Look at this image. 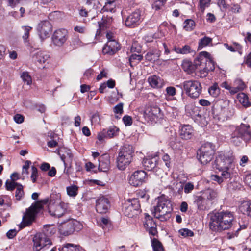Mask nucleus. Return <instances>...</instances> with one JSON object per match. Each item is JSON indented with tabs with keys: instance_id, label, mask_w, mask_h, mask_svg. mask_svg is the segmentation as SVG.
<instances>
[{
	"instance_id": "43",
	"label": "nucleus",
	"mask_w": 251,
	"mask_h": 251,
	"mask_svg": "<svg viewBox=\"0 0 251 251\" xmlns=\"http://www.w3.org/2000/svg\"><path fill=\"white\" fill-rule=\"evenodd\" d=\"M152 246L153 251H164L162 243L156 238L151 240Z\"/></svg>"
},
{
	"instance_id": "3",
	"label": "nucleus",
	"mask_w": 251,
	"mask_h": 251,
	"mask_svg": "<svg viewBox=\"0 0 251 251\" xmlns=\"http://www.w3.org/2000/svg\"><path fill=\"white\" fill-rule=\"evenodd\" d=\"M173 207L170 201L164 197L158 198L156 206L153 207L152 214L161 221H166L171 217Z\"/></svg>"
},
{
	"instance_id": "8",
	"label": "nucleus",
	"mask_w": 251,
	"mask_h": 251,
	"mask_svg": "<svg viewBox=\"0 0 251 251\" xmlns=\"http://www.w3.org/2000/svg\"><path fill=\"white\" fill-rule=\"evenodd\" d=\"M214 153L213 145L210 143H206L201 146L197 155L201 163L206 164L213 159Z\"/></svg>"
},
{
	"instance_id": "33",
	"label": "nucleus",
	"mask_w": 251,
	"mask_h": 251,
	"mask_svg": "<svg viewBox=\"0 0 251 251\" xmlns=\"http://www.w3.org/2000/svg\"><path fill=\"white\" fill-rule=\"evenodd\" d=\"M159 56V51L155 50L148 52L145 56V58L146 60L150 61H155L158 59Z\"/></svg>"
},
{
	"instance_id": "15",
	"label": "nucleus",
	"mask_w": 251,
	"mask_h": 251,
	"mask_svg": "<svg viewBox=\"0 0 251 251\" xmlns=\"http://www.w3.org/2000/svg\"><path fill=\"white\" fill-rule=\"evenodd\" d=\"M68 208L67 203L60 202L59 204L50 206L49 208V212L53 216L60 217L67 212Z\"/></svg>"
},
{
	"instance_id": "40",
	"label": "nucleus",
	"mask_w": 251,
	"mask_h": 251,
	"mask_svg": "<svg viewBox=\"0 0 251 251\" xmlns=\"http://www.w3.org/2000/svg\"><path fill=\"white\" fill-rule=\"evenodd\" d=\"M183 24L184 29L188 31L193 30L195 27V22L192 19H186Z\"/></svg>"
},
{
	"instance_id": "32",
	"label": "nucleus",
	"mask_w": 251,
	"mask_h": 251,
	"mask_svg": "<svg viewBox=\"0 0 251 251\" xmlns=\"http://www.w3.org/2000/svg\"><path fill=\"white\" fill-rule=\"evenodd\" d=\"M181 66L183 70L188 73H192L195 71V63L194 62V64H192L188 60H183Z\"/></svg>"
},
{
	"instance_id": "49",
	"label": "nucleus",
	"mask_w": 251,
	"mask_h": 251,
	"mask_svg": "<svg viewBox=\"0 0 251 251\" xmlns=\"http://www.w3.org/2000/svg\"><path fill=\"white\" fill-rule=\"evenodd\" d=\"M23 81L26 83L27 85H30L32 83V79L28 73L27 72H24L21 75Z\"/></svg>"
},
{
	"instance_id": "20",
	"label": "nucleus",
	"mask_w": 251,
	"mask_h": 251,
	"mask_svg": "<svg viewBox=\"0 0 251 251\" xmlns=\"http://www.w3.org/2000/svg\"><path fill=\"white\" fill-rule=\"evenodd\" d=\"M120 49L118 43L115 40H109L102 49L104 54L112 55Z\"/></svg>"
},
{
	"instance_id": "11",
	"label": "nucleus",
	"mask_w": 251,
	"mask_h": 251,
	"mask_svg": "<svg viewBox=\"0 0 251 251\" xmlns=\"http://www.w3.org/2000/svg\"><path fill=\"white\" fill-rule=\"evenodd\" d=\"M140 208L138 198L128 199L123 206V211L126 216L131 218L137 214Z\"/></svg>"
},
{
	"instance_id": "63",
	"label": "nucleus",
	"mask_w": 251,
	"mask_h": 251,
	"mask_svg": "<svg viewBox=\"0 0 251 251\" xmlns=\"http://www.w3.org/2000/svg\"><path fill=\"white\" fill-rule=\"evenodd\" d=\"M137 195L139 198L145 199L146 201L149 198V195H147L144 191L140 190L138 191L137 192Z\"/></svg>"
},
{
	"instance_id": "13",
	"label": "nucleus",
	"mask_w": 251,
	"mask_h": 251,
	"mask_svg": "<svg viewBox=\"0 0 251 251\" xmlns=\"http://www.w3.org/2000/svg\"><path fill=\"white\" fill-rule=\"evenodd\" d=\"M68 38V31L64 28L58 29L55 30L51 37L53 44L58 47L62 46Z\"/></svg>"
},
{
	"instance_id": "55",
	"label": "nucleus",
	"mask_w": 251,
	"mask_h": 251,
	"mask_svg": "<svg viewBox=\"0 0 251 251\" xmlns=\"http://www.w3.org/2000/svg\"><path fill=\"white\" fill-rule=\"evenodd\" d=\"M123 103H119L113 108V112L115 114L121 115L123 113Z\"/></svg>"
},
{
	"instance_id": "64",
	"label": "nucleus",
	"mask_w": 251,
	"mask_h": 251,
	"mask_svg": "<svg viewBox=\"0 0 251 251\" xmlns=\"http://www.w3.org/2000/svg\"><path fill=\"white\" fill-rule=\"evenodd\" d=\"M244 62L248 66L251 68V52L245 58Z\"/></svg>"
},
{
	"instance_id": "36",
	"label": "nucleus",
	"mask_w": 251,
	"mask_h": 251,
	"mask_svg": "<svg viewBox=\"0 0 251 251\" xmlns=\"http://www.w3.org/2000/svg\"><path fill=\"white\" fill-rule=\"evenodd\" d=\"M61 160L63 161L65 165L66 162L71 163L73 159V154L69 150H65L64 153H59Z\"/></svg>"
},
{
	"instance_id": "17",
	"label": "nucleus",
	"mask_w": 251,
	"mask_h": 251,
	"mask_svg": "<svg viewBox=\"0 0 251 251\" xmlns=\"http://www.w3.org/2000/svg\"><path fill=\"white\" fill-rule=\"evenodd\" d=\"M144 226L150 235L155 236L157 234V226L153 219L148 214H146Z\"/></svg>"
},
{
	"instance_id": "24",
	"label": "nucleus",
	"mask_w": 251,
	"mask_h": 251,
	"mask_svg": "<svg viewBox=\"0 0 251 251\" xmlns=\"http://www.w3.org/2000/svg\"><path fill=\"white\" fill-rule=\"evenodd\" d=\"M110 157L107 154L101 155L99 159V170L102 172H107L110 168Z\"/></svg>"
},
{
	"instance_id": "6",
	"label": "nucleus",
	"mask_w": 251,
	"mask_h": 251,
	"mask_svg": "<svg viewBox=\"0 0 251 251\" xmlns=\"http://www.w3.org/2000/svg\"><path fill=\"white\" fill-rule=\"evenodd\" d=\"M50 228V226H46L44 228L43 232L38 233L34 236L33 239L34 251L48 249L51 245L52 243L49 235V232L51 233L52 231Z\"/></svg>"
},
{
	"instance_id": "53",
	"label": "nucleus",
	"mask_w": 251,
	"mask_h": 251,
	"mask_svg": "<svg viewBox=\"0 0 251 251\" xmlns=\"http://www.w3.org/2000/svg\"><path fill=\"white\" fill-rule=\"evenodd\" d=\"M63 249L65 251H79V249L72 244H66L64 245Z\"/></svg>"
},
{
	"instance_id": "29",
	"label": "nucleus",
	"mask_w": 251,
	"mask_h": 251,
	"mask_svg": "<svg viewBox=\"0 0 251 251\" xmlns=\"http://www.w3.org/2000/svg\"><path fill=\"white\" fill-rule=\"evenodd\" d=\"M232 87V94H234L244 90L246 87V85L242 80L237 79L233 82Z\"/></svg>"
},
{
	"instance_id": "59",
	"label": "nucleus",
	"mask_w": 251,
	"mask_h": 251,
	"mask_svg": "<svg viewBox=\"0 0 251 251\" xmlns=\"http://www.w3.org/2000/svg\"><path fill=\"white\" fill-rule=\"evenodd\" d=\"M167 95L170 96H174L176 94V89L172 86L168 87L166 89Z\"/></svg>"
},
{
	"instance_id": "39",
	"label": "nucleus",
	"mask_w": 251,
	"mask_h": 251,
	"mask_svg": "<svg viewBox=\"0 0 251 251\" xmlns=\"http://www.w3.org/2000/svg\"><path fill=\"white\" fill-rule=\"evenodd\" d=\"M25 193L23 190V186L20 184L16 188L15 191V199L16 201H20L24 198Z\"/></svg>"
},
{
	"instance_id": "14",
	"label": "nucleus",
	"mask_w": 251,
	"mask_h": 251,
	"mask_svg": "<svg viewBox=\"0 0 251 251\" xmlns=\"http://www.w3.org/2000/svg\"><path fill=\"white\" fill-rule=\"evenodd\" d=\"M37 30L40 38L44 40L49 37L52 30V26L49 21L44 20L38 24Z\"/></svg>"
},
{
	"instance_id": "60",
	"label": "nucleus",
	"mask_w": 251,
	"mask_h": 251,
	"mask_svg": "<svg viewBox=\"0 0 251 251\" xmlns=\"http://www.w3.org/2000/svg\"><path fill=\"white\" fill-rule=\"evenodd\" d=\"M194 189V185L190 182L187 183L184 188V192L186 194L191 192Z\"/></svg>"
},
{
	"instance_id": "58",
	"label": "nucleus",
	"mask_w": 251,
	"mask_h": 251,
	"mask_svg": "<svg viewBox=\"0 0 251 251\" xmlns=\"http://www.w3.org/2000/svg\"><path fill=\"white\" fill-rule=\"evenodd\" d=\"M123 121L126 126H129L132 124V119L131 117L125 115L123 118Z\"/></svg>"
},
{
	"instance_id": "30",
	"label": "nucleus",
	"mask_w": 251,
	"mask_h": 251,
	"mask_svg": "<svg viewBox=\"0 0 251 251\" xmlns=\"http://www.w3.org/2000/svg\"><path fill=\"white\" fill-rule=\"evenodd\" d=\"M239 210L244 214L251 216V201H244L239 206Z\"/></svg>"
},
{
	"instance_id": "25",
	"label": "nucleus",
	"mask_w": 251,
	"mask_h": 251,
	"mask_svg": "<svg viewBox=\"0 0 251 251\" xmlns=\"http://www.w3.org/2000/svg\"><path fill=\"white\" fill-rule=\"evenodd\" d=\"M193 136V129L192 127L189 125H184L180 130V136L184 140H188L191 139Z\"/></svg>"
},
{
	"instance_id": "9",
	"label": "nucleus",
	"mask_w": 251,
	"mask_h": 251,
	"mask_svg": "<svg viewBox=\"0 0 251 251\" xmlns=\"http://www.w3.org/2000/svg\"><path fill=\"white\" fill-rule=\"evenodd\" d=\"M42 208V201H37L27 209L23 217L24 226L30 225L35 220L36 215Z\"/></svg>"
},
{
	"instance_id": "5",
	"label": "nucleus",
	"mask_w": 251,
	"mask_h": 251,
	"mask_svg": "<svg viewBox=\"0 0 251 251\" xmlns=\"http://www.w3.org/2000/svg\"><path fill=\"white\" fill-rule=\"evenodd\" d=\"M230 140L236 146H239L241 143V140L246 142L251 139V131L250 126L241 124L235 127L230 134Z\"/></svg>"
},
{
	"instance_id": "19",
	"label": "nucleus",
	"mask_w": 251,
	"mask_h": 251,
	"mask_svg": "<svg viewBox=\"0 0 251 251\" xmlns=\"http://www.w3.org/2000/svg\"><path fill=\"white\" fill-rule=\"evenodd\" d=\"M140 18V12L136 10L127 17L125 20V25L128 27H135L139 24Z\"/></svg>"
},
{
	"instance_id": "26",
	"label": "nucleus",
	"mask_w": 251,
	"mask_h": 251,
	"mask_svg": "<svg viewBox=\"0 0 251 251\" xmlns=\"http://www.w3.org/2000/svg\"><path fill=\"white\" fill-rule=\"evenodd\" d=\"M11 180H7L5 182V188L7 191H12L20 184L15 181L18 179V174L14 173L11 175Z\"/></svg>"
},
{
	"instance_id": "28",
	"label": "nucleus",
	"mask_w": 251,
	"mask_h": 251,
	"mask_svg": "<svg viewBox=\"0 0 251 251\" xmlns=\"http://www.w3.org/2000/svg\"><path fill=\"white\" fill-rule=\"evenodd\" d=\"M148 81L151 86L153 88H161L164 85L163 80L156 75H152L149 77Z\"/></svg>"
},
{
	"instance_id": "44",
	"label": "nucleus",
	"mask_w": 251,
	"mask_h": 251,
	"mask_svg": "<svg viewBox=\"0 0 251 251\" xmlns=\"http://www.w3.org/2000/svg\"><path fill=\"white\" fill-rule=\"evenodd\" d=\"M212 41V38L207 36H204L203 38L200 39L199 42V49H202V48L207 46L209 44L211 43Z\"/></svg>"
},
{
	"instance_id": "48",
	"label": "nucleus",
	"mask_w": 251,
	"mask_h": 251,
	"mask_svg": "<svg viewBox=\"0 0 251 251\" xmlns=\"http://www.w3.org/2000/svg\"><path fill=\"white\" fill-rule=\"evenodd\" d=\"M208 92L213 97H217L220 94V89L217 84H214L209 88Z\"/></svg>"
},
{
	"instance_id": "22",
	"label": "nucleus",
	"mask_w": 251,
	"mask_h": 251,
	"mask_svg": "<svg viewBox=\"0 0 251 251\" xmlns=\"http://www.w3.org/2000/svg\"><path fill=\"white\" fill-rule=\"evenodd\" d=\"M113 22L112 17L108 15H103L100 21L98 22L99 29L97 31L96 35L99 34L101 30L109 28Z\"/></svg>"
},
{
	"instance_id": "47",
	"label": "nucleus",
	"mask_w": 251,
	"mask_h": 251,
	"mask_svg": "<svg viewBox=\"0 0 251 251\" xmlns=\"http://www.w3.org/2000/svg\"><path fill=\"white\" fill-rule=\"evenodd\" d=\"M166 2V0H156L152 4V9L155 10L161 9Z\"/></svg>"
},
{
	"instance_id": "41",
	"label": "nucleus",
	"mask_w": 251,
	"mask_h": 251,
	"mask_svg": "<svg viewBox=\"0 0 251 251\" xmlns=\"http://www.w3.org/2000/svg\"><path fill=\"white\" fill-rule=\"evenodd\" d=\"M237 99L244 106H248L249 100L247 95L244 93H240L237 95Z\"/></svg>"
},
{
	"instance_id": "35",
	"label": "nucleus",
	"mask_w": 251,
	"mask_h": 251,
	"mask_svg": "<svg viewBox=\"0 0 251 251\" xmlns=\"http://www.w3.org/2000/svg\"><path fill=\"white\" fill-rule=\"evenodd\" d=\"M70 46L72 50L77 49L83 46V42L77 36L73 37L70 41Z\"/></svg>"
},
{
	"instance_id": "31",
	"label": "nucleus",
	"mask_w": 251,
	"mask_h": 251,
	"mask_svg": "<svg viewBox=\"0 0 251 251\" xmlns=\"http://www.w3.org/2000/svg\"><path fill=\"white\" fill-rule=\"evenodd\" d=\"M116 4L115 0L107 1L105 3V5L101 10V12H115L116 11Z\"/></svg>"
},
{
	"instance_id": "10",
	"label": "nucleus",
	"mask_w": 251,
	"mask_h": 251,
	"mask_svg": "<svg viewBox=\"0 0 251 251\" xmlns=\"http://www.w3.org/2000/svg\"><path fill=\"white\" fill-rule=\"evenodd\" d=\"M234 159L231 152L226 153H220L215 160L216 167L219 170L229 169Z\"/></svg>"
},
{
	"instance_id": "12",
	"label": "nucleus",
	"mask_w": 251,
	"mask_h": 251,
	"mask_svg": "<svg viewBox=\"0 0 251 251\" xmlns=\"http://www.w3.org/2000/svg\"><path fill=\"white\" fill-rule=\"evenodd\" d=\"M81 223L76 220H70L62 224L59 228L61 234L68 236L72 234L74 231H78L82 228Z\"/></svg>"
},
{
	"instance_id": "56",
	"label": "nucleus",
	"mask_w": 251,
	"mask_h": 251,
	"mask_svg": "<svg viewBox=\"0 0 251 251\" xmlns=\"http://www.w3.org/2000/svg\"><path fill=\"white\" fill-rule=\"evenodd\" d=\"M32 174L31 175V178L33 183H35L36 181V178L38 176V170L37 168L34 166H32Z\"/></svg>"
},
{
	"instance_id": "21",
	"label": "nucleus",
	"mask_w": 251,
	"mask_h": 251,
	"mask_svg": "<svg viewBox=\"0 0 251 251\" xmlns=\"http://www.w3.org/2000/svg\"><path fill=\"white\" fill-rule=\"evenodd\" d=\"M110 206L108 199L103 197L97 200L96 209L97 212L103 214L106 213Z\"/></svg>"
},
{
	"instance_id": "37",
	"label": "nucleus",
	"mask_w": 251,
	"mask_h": 251,
	"mask_svg": "<svg viewBox=\"0 0 251 251\" xmlns=\"http://www.w3.org/2000/svg\"><path fill=\"white\" fill-rule=\"evenodd\" d=\"M204 195L208 200L212 201L215 199L218 196V192L216 190L208 189L204 192Z\"/></svg>"
},
{
	"instance_id": "38",
	"label": "nucleus",
	"mask_w": 251,
	"mask_h": 251,
	"mask_svg": "<svg viewBox=\"0 0 251 251\" xmlns=\"http://www.w3.org/2000/svg\"><path fill=\"white\" fill-rule=\"evenodd\" d=\"M105 132L108 138H111L118 135L119 129L115 126H111L108 129H105Z\"/></svg>"
},
{
	"instance_id": "51",
	"label": "nucleus",
	"mask_w": 251,
	"mask_h": 251,
	"mask_svg": "<svg viewBox=\"0 0 251 251\" xmlns=\"http://www.w3.org/2000/svg\"><path fill=\"white\" fill-rule=\"evenodd\" d=\"M179 234L186 237H192L194 235V233L192 231L187 228H182L179 230Z\"/></svg>"
},
{
	"instance_id": "16",
	"label": "nucleus",
	"mask_w": 251,
	"mask_h": 251,
	"mask_svg": "<svg viewBox=\"0 0 251 251\" xmlns=\"http://www.w3.org/2000/svg\"><path fill=\"white\" fill-rule=\"evenodd\" d=\"M146 173L144 171H135L130 176L129 182L135 187L141 185L145 181Z\"/></svg>"
},
{
	"instance_id": "46",
	"label": "nucleus",
	"mask_w": 251,
	"mask_h": 251,
	"mask_svg": "<svg viewBox=\"0 0 251 251\" xmlns=\"http://www.w3.org/2000/svg\"><path fill=\"white\" fill-rule=\"evenodd\" d=\"M106 138H108V137L105 132V129H103L102 131L98 133L97 135L98 141L96 143L98 144H101L104 142L105 139Z\"/></svg>"
},
{
	"instance_id": "7",
	"label": "nucleus",
	"mask_w": 251,
	"mask_h": 251,
	"mask_svg": "<svg viewBox=\"0 0 251 251\" xmlns=\"http://www.w3.org/2000/svg\"><path fill=\"white\" fill-rule=\"evenodd\" d=\"M182 86L185 94L192 99L198 98L202 91L201 84L196 80H186L183 82Z\"/></svg>"
},
{
	"instance_id": "61",
	"label": "nucleus",
	"mask_w": 251,
	"mask_h": 251,
	"mask_svg": "<svg viewBox=\"0 0 251 251\" xmlns=\"http://www.w3.org/2000/svg\"><path fill=\"white\" fill-rule=\"evenodd\" d=\"M162 160L165 162V165L169 168L171 166L170 157L167 154H165L162 156Z\"/></svg>"
},
{
	"instance_id": "57",
	"label": "nucleus",
	"mask_w": 251,
	"mask_h": 251,
	"mask_svg": "<svg viewBox=\"0 0 251 251\" xmlns=\"http://www.w3.org/2000/svg\"><path fill=\"white\" fill-rule=\"evenodd\" d=\"M222 171V178H223L224 179H226L228 178H230L231 176V173L230 172V168H229V169H225L223 170H220Z\"/></svg>"
},
{
	"instance_id": "4",
	"label": "nucleus",
	"mask_w": 251,
	"mask_h": 251,
	"mask_svg": "<svg viewBox=\"0 0 251 251\" xmlns=\"http://www.w3.org/2000/svg\"><path fill=\"white\" fill-rule=\"evenodd\" d=\"M134 151L131 145L126 144L121 149L117 158V165L121 170H124L132 160Z\"/></svg>"
},
{
	"instance_id": "45",
	"label": "nucleus",
	"mask_w": 251,
	"mask_h": 251,
	"mask_svg": "<svg viewBox=\"0 0 251 251\" xmlns=\"http://www.w3.org/2000/svg\"><path fill=\"white\" fill-rule=\"evenodd\" d=\"M66 189L67 194L71 197H75L77 195L78 187L76 185L68 186Z\"/></svg>"
},
{
	"instance_id": "2",
	"label": "nucleus",
	"mask_w": 251,
	"mask_h": 251,
	"mask_svg": "<svg viewBox=\"0 0 251 251\" xmlns=\"http://www.w3.org/2000/svg\"><path fill=\"white\" fill-rule=\"evenodd\" d=\"M194 72L200 77H206L209 71H212L215 69L214 62L210 58V54L206 51L200 52L194 60Z\"/></svg>"
},
{
	"instance_id": "27",
	"label": "nucleus",
	"mask_w": 251,
	"mask_h": 251,
	"mask_svg": "<svg viewBox=\"0 0 251 251\" xmlns=\"http://www.w3.org/2000/svg\"><path fill=\"white\" fill-rule=\"evenodd\" d=\"M34 61L40 64L45 63L50 58L49 55L44 51H39L33 57Z\"/></svg>"
},
{
	"instance_id": "34",
	"label": "nucleus",
	"mask_w": 251,
	"mask_h": 251,
	"mask_svg": "<svg viewBox=\"0 0 251 251\" xmlns=\"http://www.w3.org/2000/svg\"><path fill=\"white\" fill-rule=\"evenodd\" d=\"M194 203L196 204L198 209L199 210H204L206 208L205 200L201 196L196 197Z\"/></svg>"
},
{
	"instance_id": "23",
	"label": "nucleus",
	"mask_w": 251,
	"mask_h": 251,
	"mask_svg": "<svg viewBox=\"0 0 251 251\" xmlns=\"http://www.w3.org/2000/svg\"><path fill=\"white\" fill-rule=\"evenodd\" d=\"M157 156H148L143 159L142 164L144 169L147 171H151L154 169L158 162Z\"/></svg>"
},
{
	"instance_id": "42",
	"label": "nucleus",
	"mask_w": 251,
	"mask_h": 251,
	"mask_svg": "<svg viewBox=\"0 0 251 251\" xmlns=\"http://www.w3.org/2000/svg\"><path fill=\"white\" fill-rule=\"evenodd\" d=\"M174 50L177 53L185 54L191 52V48L188 45H185L182 48L175 47Z\"/></svg>"
},
{
	"instance_id": "62",
	"label": "nucleus",
	"mask_w": 251,
	"mask_h": 251,
	"mask_svg": "<svg viewBox=\"0 0 251 251\" xmlns=\"http://www.w3.org/2000/svg\"><path fill=\"white\" fill-rule=\"evenodd\" d=\"M211 179L213 181L217 182L219 184L222 183L224 181L223 178H222V177H220L217 175H212L211 176Z\"/></svg>"
},
{
	"instance_id": "50",
	"label": "nucleus",
	"mask_w": 251,
	"mask_h": 251,
	"mask_svg": "<svg viewBox=\"0 0 251 251\" xmlns=\"http://www.w3.org/2000/svg\"><path fill=\"white\" fill-rule=\"evenodd\" d=\"M22 29L24 31L22 38L24 40H26L29 37V32L31 30L32 27L29 26H23Z\"/></svg>"
},
{
	"instance_id": "54",
	"label": "nucleus",
	"mask_w": 251,
	"mask_h": 251,
	"mask_svg": "<svg viewBox=\"0 0 251 251\" xmlns=\"http://www.w3.org/2000/svg\"><path fill=\"white\" fill-rule=\"evenodd\" d=\"M143 59V56L141 55H137L136 54H132L129 59V61L130 63V65L131 66V63L132 62H134V61L137 60V63H139L140 61H141Z\"/></svg>"
},
{
	"instance_id": "18",
	"label": "nucleus",
	"mask_w": 251,
	"mask_h": 251,
	"mask_svg": "<svg viewBox=\"0 0 251 251\" xmlns=\"http://www.w3.org/2000/svg\"><path fill=\"white\" fill-rule=\"evenodd\" d=\"M160 112V109L157 106L151 107L147 108L144 111L143 115L146 121H154L157 119Z\"/></svg>"
},
{
	"instance_id": "52",
	"label": "nucleus",
	"mask_w": 251,
	"mask_h": 251,
	"mask_svg": "<svg viewBox=\"0 0 251 251\" xmlns=\"http://www.w3.org/2000/svg\"><path fill=\"white\" fill-rule=\"evenodd\" d=\"M211 0H199L200 9L203 12L205 8L208 7Z\"/></svg>"
},
{
	"instance_id": "1",
	"label": "nucleus",
	"mask_w": 251,
	"mask_h": 251,
	"mask_svg": "<svg viewBox=\"0 0 251 251\" xmlns=\"http://www.w3.org/2000/svg\"><path fill=\"white\" fill-rule=\"evenodd\" d=\"M234 219L233 213L228 211L213 213L210 216V229L215 232L227 230L234 225Z\"/></svg>"
}]
</instances>
